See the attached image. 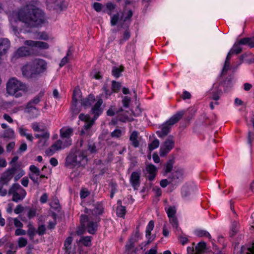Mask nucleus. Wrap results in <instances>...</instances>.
<instances>
[{
	"instance_id": "f257e3e1",
	"label": "nucleus",
	"mask_w": 254,
	"mask_h": 254,
	"mask_svg": "<svg viewBox=\"0 0 254 254\" xmlns=\"http://www.w3.org/2000/svg\"><path fill=\"white\" fill-rule=\"evenodd\" d=\"M39 4L38 1H31L17 11L16 15L18 19L27 27H38L45 22V14L38 7Z\"/></svg>"
},
{
	"instance_id": "f03ea898",
	"label": "nucleus",
	"mask_w": 254,
	"mask_h": 254,
	"mask_svg": "<svg viewBox=\"0 0 254 254\" xmlns=\"http://www.w3.org/2000/svg\"><path fill=\"white\" fill-rule=\"evenodd\" d=\"M27 87L25 84L17 80L15 77L10 78L6 83V91L8 94L15 97L22 96L20 91H26Z\"/></svg>"
},
{
	"instance_id": "7ed1b4c3",
	"label": "nucleus",
	"mask_w": 254,
	"mask_h": 254,
	"mask_svg": "<svg viewBox=\"0 0 254 254\" xmlns=\"http://www.w3.org/2000/svg\"><path fill=\"white\" fill-rule=\"evenodd\" d=\"M100 217H93L85 214L80 216V223L83 228H86L91 234H94L98 228V223L100 221Z\"/></svg>"
},
{
	"instance_id": "20e7f679",
	"label": "nucleus",
	"mask_w": 254,
	"mask_h": 254,
	"mask_svg": "<svg viewBox=\"0 0 254 254\" xmlns=\"http://www.w3.org/2000/svg\"><path fill=\"white\" fill-rule=\"evenodd\" d=\"M185 113L184 111H179L173 116L165 124H163L161 127V130L156 131L158 136L160 138H163L166 136L170 132L172 126L177 123L182 118Z\"/></svg>"
},
{
	"instance_id": "39448f33",
	"label": "nucleus",
	"mask_w": 254,
	"mask_h": 254,
	"mask_svg": "<svg viewBox=\"0 0 254 254\" xmlns=\"http://www.w3.org/2000/svg\"><path fill=\"white\" fill-rule=\"evenodd\" d=\"M47 64L44 60L37 59L34 60L30 65L31 75H37L47 70Z\"/></svg>"
},
{
	"instance_id": "423d86ee",
	"label": "nucleus",
	"mask_w": 254,
	"mask_h": 254,
	"mask_svg": "<svg viewBox=\"0 0 254 254\" xmlns=\"http://www.w3.org/2000/svg\"><path fill=\"white\" fill-rule=\"evenodd\" d=\"M104 212V208L102 203L99 202L89 203L88 207H86L84 209V212L88 216H93V217H99Z\"/></svg>"
},
{
	"instance_id": "0eeeda50",
	"label": "nucleus",
	"mask_w": 254,
	"mask_h": 254,
	"mask_svg": "<svg viewBox=\"0 0 254 254\" xmlns=\"http://www.w3.org/2000/svg\"><path fill=\"white\" fill-rule=\"evenodd\" d=\"M71 144V140H65L64 143L63 141L59 139L54 144H53L50 148L46 151V154L48 156L52 155L56 151L64 148Z\"/></svg>"
},
{
	"instance_id": "6e6552de",
	"label": "nucleus",
	"mask_w": 254,
	"mask_h": 254,
	"mask_svg": "<svg viewBox=\"0 0 254 254\" xmlns=\"http://www.w3.org/2000/svg\"><path fill=\"white\" fill-rule=\"evenodd\" d=\"M174 137L172 135L169 136L160 148V156H166L174 148Z\"/></svg>"
},
{
	"instance_id": "1a4fd4ad",
	"label": "nucleus",
	"mask_w": 254,
	"mask_h": 254,
	"mask_svg": "<svg viewBox=\"0 0 254 254\" xmlns=\"http://www.w3.org/2000/svg\"><path fill=\"white\" fill-rule=\"evenodd\" d=\"M81 95L80 89L76 87L73 90L71 106V111L73 115H76L80 112V109L77 107V104L78 100L81 97Z\"/></svg>"
},
{
	"instance_id": "9d476101",
	"label": "nucleus",
	"mask_w": 254,
	"mask_h": 254,
	"mask_svg": "<svg viewBox=\"0 0 254 254\" xmlns=\"http://www.w3.org/2000/svg\"><path fill=\"white\" fill-rule=\"evenodd\" d=\"M184 173L183 169H178L168 177V179L170 180V183L172 184L179 183L183 180Z\"/></svg>"
},
{
	"instance_id": "9b49d317",
	"label": "nucleus",
	"mask_w": 254,
	"mask_h": 254,
	"mask_svg": "<svg viewBox=\"0 0 254 254\" xmlns=\"http://www.w3.org/2000/svg\"><path fill=\"white\" fill-rule=\"evenodd\" d=\"M76 162V166H84L87 162L86 151H80L75 149Z\"/></svg>"
},
{
	"instance_id": "f8f14e48",
	"label": "nucleus",
	"mask_w": 254,
	"mask_h": 254,
	"mask_svg": "<svg viewBox=\"0 0 254 254\" xmlns=\"http://www.w3.org/2000/svg\"><path fill=\"white\" fill-rule=\"evenodd\" d=\"M73 239L71 236L68 237L64 243V254H76L75 247L71 246Z\"/></svg>"
},
{
	"instance_id": "ddd939ff",
	"label": "nucleus",
	"mask_w": 254,
	"mask_h": 254,
	"mask_svg": "<svg viewBox=\"0 0 254 254\" xmlns=\"http://www.w3.org/2000/svg\"><path fill=\"white\" fill-rule=\"evenodd\" d=\"M76 159L75 149H72L66 158L65 166L70 168L76 167Z\"/></svg>"
},
{
	"instance_id": "4468645a",
	"label": "nucleus",
	"mask_w": 254,
	"mask_h": 254,
	"mask_svg": "<svg viewBox=\"0 0 254 254\" xmlns=\"http://www.w3.org/2000/svg\"><path fill=\"white\" fill-rule=\"evenodd\" d=\"M24 44L28 46L37 47L41 49H47L49 47L47 43L41 41L27 40L25 41Z\"/></svg>"
},
{
	"instance_id": "2eb2a0df",
	"label": "nucleus",
	"mask_w": 254,
	"mask_h": 254,
	"mask_svg": "<svg viewBox=\"0 0 254 254\" xmlns=\"http://www.w3.org/2000/svg\"><path fill=\"white\" fill-rule=\"evenodd\" d=\"M10 47V42L7 38L0 39V60L7 52Z\"/></svg>"
},
{
	"instance_id": "dca6fc26",
	"label": "nucleus",
	"mask_w": 254,
	"mask_h": 254,
	"mask_svg": "<svg viewBox=\"0 0 254 254\" xmlns=\"http://www.w3.org/2000/svg\"><path fill=\"white\" fill-rule=\"evenodd\" d=\"M68 6V3L64 0H56L55 2L52 6L57 12H60L65 10Z\"/></svg>"
},
{
	"instance_id": "f3484780",
	"label": "nucleus",
	"mask_w": 254,
	"mask_h": 254,
	"mask_svg": "<svg viewBox=\"0 0 254 254\" xmlns=\"http://www.w3.org/2000/svg\"><path fill=\"white\" fill-rule=\"evenodd\" d=\"M140 173L138 172H133L130 176V182L134 189L137 190V187L140 184Z\"/></svg>"
},
{
	"instance_id": "a211bd4d",
	"label": "nucleus",
	"mask_w": 254,
	"mask_h": 254,
	"mask_svg": "<svg viewBox=\"0 0 254 254\" xmlns=\"http://www.w3.org/2000/svg\"><path fill=\"white\" fill-rule=\"evenodd\" d=\"M102 103V99H100L97 101V102L91 109V113L94 115V117L95 119L97 118L102 112V109L101 108V106Z\"/></svg>"
},
{
	"instance_id": "6ab92c4d",
	"label": "nucleus",
	"mask_w": 254,
	"mask_h": 254,
	"mask_svg": "<svg viewBox=\"0 0 254 254\" xmlns=\"http://www.w3.org/2000/svg\"><path fill=\"white\" fill-rule=\"evenodd\" d=\"M95 102V97L92 94H90L88 97L81 100V105L84 108L86 109L91 106Z\"/></svg>"
},
{
	"instance_id": "aec40b11",
	"label": "nucleus",
	"mask_w": 254,
	"mask_h": 254,
	"mask_svg": "<svg viewBox=\"0 0 254 254\" xmlns=\"http://www.w3.org/2000/svg\"><path fill=\"white\" fill-rule=\"evenodd\" d=\"M146 170L149 175L147 178L149 181H153L156 176L157 168L153 164H150L146 167Z\"/></svg>"
},
{
	"instance_id": "412c9836",
	"label": "nucleus",
	"mask_w": 254,
	"mask_h": 254,
	"mask_svg": "<svg viewBox=\"0 0 254 254\" xmlns=\"http://www.w3.org/2000/svg\"><path fill=\"white\" fill-rule=\"evenodd\" d=\"M31 52L26 47H22L19 48L14 54V57L18 58L21 57H25L30 55Z\"/></svg>"
},
{
	"instance_id": "4be33fe9",
	"label": "nucleus",
	"mask_w": 254,
	"mask_h": 254,
	"mask_svg": "<svg viewBox=\"0 0 254 254\" xmlns=\"http://www.w3.org/2000/svg\"><path fill=\"white\" fill-rule=\"evenodd\" d=\"M12 175L8 170L4 172L0 178V183L1 185H7L8 182L11 179Z\"/></svg>"
},
{
	"instance_id": "5701e85b",
	"label": "nucleus",
	"mask_w": 254,
	"mask_h": 254,
	"mask_svg": "<svg viewBox=\"0 0 254 254\" xmlns=\"http://www.w3.org/2000/svg\"><path fill=\"white\" fill-rule=\"evenodd\" d=\"M239 45H248L251 48L254 47V45L252 42L251 37H246L241 39L238 42L234 44V47H236Z\"/></svg>"
},
{
	"instance_id": "b1692460",
	"label": "nucleus",
	"mask_w": 254,
	"mask_h": 254,
	"mask_svg": "<svg viewBox=\"0 0 254 254\" xmlns=\"http://www.w3.org/2000/svg\"><path fill=\"white\" fill-rule=\"evenodd\" d=\"M175 158L174 157L172 159H170L167 161L166 164L165 165L164 170V175H167L168 173H170L173 169V165L175 162Z\"/></svg>"
},
{
	"instance_id": "393cba45",
	"label": "nucleus",
	"mask_w": 254,
	"mask_h": 254,
	"mask_svg": "<svg viewBox=\"0 0 254 254\" xmlns=\"http://www.w3.org/2000/svg\"><path fill=\"white\" fill-rule=\"evenodd\" d=\"M137 138L138 132L136 131H133L129 137V140L131 142V144L134 147H137L139 145V142L137 140Z\"/></svg>"
},
{
	"instance_id": "a878e982",
	"label": "nucleus",
	"mask_w": 254,
	"mask_h": 254,
	"mask_svg": "<svg viewBox=\"0 0 254 254\" xmlns=\"http://www.w3.org/2000/svg\"><path fill=\"white\" fill-rule=\"evenodd\" d=\"M124 70V66L120 65L119 67L113 66L112 68V75L116 78H119L121 75V73Z\"/></svg>"
},
{
	"instance_id": "bb28decb",
	"label": "nucleus",
	"mask_w": 254,
	"mask_h": 254,
	"mask_svg": "<svg viewBox=\"0 0 254 254\" xmlns=\"http://www.w3.org/2000/svg\"><path fill=\"white\" fill-rule=\"evenodd\" d=\"M72 132V129H71V128H67V129L62 128L60 130L61 137L63 139L66 138V139L65 140H69L68 138L70 137Z\"/></svg>"
},
{
	"instance_id": "cd10ccee",
	"label": "nucleus",
	"mask_w": 254,
	"mask_h": 254,
	"mask_svg": "<svg viewBox=\"0 0 254 254\" xmlns=\"http://www.w3.org/2000/svg\"><path fill=\"white\" fill-rule=\"evenodd\" d=\"M44 93L45 92L44 91H41L37 95L28 102L34 106L38 104L44 96Z\"/></svg>"
},
{
	"instance_id": "c85d7f7f",
	"label": "nucleus",
	"mask_w": 254,
	"mask_h": 254,
	"mask_svg": "<svg viewBox=\"0 0 254 254\" xmlns=\"http://www.w3.org/2000/svg\"><path fill=\"white\" fill-rule=\"evenodd\" d=\"M1 137L9 139L13 138H14V132L12 128H8L4 131L3 134Z\"/></svg>"
},
{
	"instance_id": "c756f323",
	"label": "nucleus",
	"mask_w": 254,
	"mask_h": 254,
	"mask_svg": "<svg viewBox=\"0 0 254 254\" xmlns=\"http://www.w3.org/2000/svg\"><path fill=\"white\" fill-rule=\"evenodd\" d=\"M195 235L199 237H202L203 236L206 237L209 239L211 238L210 234L206 231L203 230H196L195 231Z\"/></svg>"
},
{
	"instance_id": "7c9ffc66",
	"label": "nucleus",
	"mask_w": 254,
	"mask_h": 254,
	"mask_svg": "<svg viewBox=\"0 0 254 254\" xmlns=\"http://www.w3.org/2000/svg\"><path fill=\"white\" fill-rule=\"evenodd\" d=\"M94 121H87L85 123V124L83 126V128L81 129L80 131V134H83L85 133V131L84 130L87 131L90 127H92V126L93 125Z\"/></svg>"
},
{
	"instance_id": "2f4dec72",
	"label": "nucleus",
	"mask_w": 254,
	"mask_h": 254,
	"mask_svg": "<svg viewBox=\"0 0 254 254\" xmlns=\"http://www.w3.org/2000/svg\"><path fill=\"white\" fill-rule=\"evenodd\" d=\"M126 213V209L125 206H118L117 208V214L118 216L123 217Z\"/></svg>"
},
{
	"instance_id": "473e14b6",
	"label": "nucleus",
	"mask_w": 254,
	"mask_h": 254,
	"mask_svg": "<svg viewBox=\"0 0 254 254\" xmlns=\"http://www.w3.org/2000/svg\"><path fill=\"white\" fill-rule=\"evenodd\" d=\"M238 226V223L236 221H234L232 224L231 231L230 233V236L231 237H234L238 232L237 227Z\"/></svg>"
},
{
	"instance_id": "72a5a7b5",
	"label": "nucleus",
	"mask_w": 254,
	"mask_h": 254,
	"mask_svg": "<svg viewBox=\"0 0 254 254\" xmlns=\"http://www.w3.org/2000/svg\"><path fill=\"white\" fill-rule=\"evenodd\" d=\"M34 110H36L37 112L38 111V110L34 105L28 102L25 107V112L28 113H31L33 112Z\"/></svg>"
},
{
	"instance_id": "f704fd0d",
	"label": "nucleus",
	"mask_w": 254,
	"mask_h": 254,
	"mask_svg": "<svg viewBox=\"0 0 254 254\" xmlns=\"http://www.w3.org/2000/svg\"><path fill=\"white\" fill-rule=\"evenodd\" d=\"M120 19L121 20V17L120 18L119 13L117 12L111 17V25L113 26H115Z\"/></svg>"
},
{
	"instance_id": "c9c22d12",
	"label": "nucleus",
	"mask_w": 254,
	"mask_h": 254,
	"mask_svg": "<svg viewBox=\"0 0 254 254\" xmlns=\"http://www.w3.org/2000/svg\"><path fill=\"white\" fill-rule=\"evenodd\" d=\"M206 243L204 242H200L195 247V250L198 253H201L206 249Z\"/></svg>"
},
{
	"instance_id": "e433bc0d",
	"label": "nucleus",
	"mask_w": 254,
	"mask_h": 254,
	"mask_svg": "<svg viewBox=\"0 0 254 254\" xmlns=\"http://www.w3.org/2000/svg\"><path fill=\"white\" fill-rule=\"evenodd\" d=\"M160 142L158 139H154L150 144L148 145V148L150 151H152L155 148H157L159 146Z\"/></svg>"
},
{
	"instance_id": "4c0bfd02",
	"label": "nucleus",
	"mask_w": 254,
	"mask_h": 254,
	"mask_svg": "<svg viewBox=\"0 0 254 254\" xmlns=\"http://www.w3.org/2000/svg\"><path fill=\"white\" fill-rule=\"evenodd\" d=\"M91 237L88 236L81 238L79 241V242H82L86 247L90 246L91 245Z\"/></svg>"
},
{
	"instance_id": "58836bf2",
	"label": "nucleus",
	"mask_w": 254,
	"mask_h": 254,
	"mask_svg": "<svg viewBox=\"0 0 254 254\" xmlns=\"http://www.w3.org/2000/svg\"><path fill=\"white\" fill-rule=\"evenodd\" d=\"M109 185H110V186L111 187V194H110V197L111 198H112L114 197V195L115 193L117 191V184L116 183L113 182H111L110 183Z\"/></svg>"
},
{
	"instance_id": "ea45409f",
	"label": "nucleus",
	"mask_w": 254,
	"mask_h": 254,
	"mask_svg": "<svg viewBox=\"0 0 254 254\" xmlns=\"http://www.w3.org/2000/svg\"><path fill=\"white\" fill-rule=\"evenodd\" d=\"M121 87V84L120 83L115 80L112 81V88L113 92H118L120 90Z\"/></svg>"
},
{
	"instance_id": "a19ab883",
	"label": "nucleus",
	"mask_w": 254,
	"mask_h": 254,
	"mask_svg": "<svg viewBox=\"0 0 254 254\" xmlns=\"http://www.w3.org/2000/svg\"><path fill=\"white\" fill-rule=\"evenodd\" d=\"M136 242H137V240L133 239V238H130L129 240L128 243L127 244L126 246V251H130L134 247V243Z\"/></svg>"
},
{
	"instance_id": "79ce46f5",
	"label": "nucleus",
	"mask_w": 254,
	"mask_h": 254,
	"mask_svg": "<svg viewBox=\"0 0 254 254\" xmlns=\"http://www.w3.org/2000/svg\"><path fill=\"white\" fill-rule=\"evenodd\" d=\"M169 218L176 216V209L175 206L169 207L167 211Z\"/></svg>"
},
{
	"instance_id": "37998d69",
	"label": "nucleus",
	"mask_w": 254,
	"mask_h": 254,
	"mask_svg": "<svg viewBox=\"0 0 254 254\" xmlns=\"http://www.w3.org/2000/svg\"><path fill=\"white\" fill-rule=\"evenodd\" d=\"M190 188L188 186H184L182 189V194L183 197H187L190 194Z\"/></svg>"
},
{
	"instance_id": "c03bdc74",
	"label": "nucleus",
	"mask_w": 254,
	"mask_h": 254,
	"mask_svg": "<svg viewBox=\"0 0 254 254\" xmlns=\"http://www.w3.org/2000/svg\"><path fill=\"white\" fill-rule=\"evenodd\" d=\"M132 14H133L132 11L131 10H129L127 11V15L124 18L123 17L124 13L122 12V15L121 16V20H123V21L125 22L127 21L128 20L130 19L131 18V17L132 16Z\"/></svg>"
},
{
	"instance_id": "a18cd8bd",
	"label": "nucleus",
	"mask_w": 254,
	"mask_h": 254,
	"mask_svg": "<svg viewBox=\"0 0 254 254\" xmlns=\"http://www.w3.org/2000/svg\"><path fill=\"white\" fill-rule=\"evenodd\" d=\"M170 223L172 224V226L176 229L179 227L178 221L176 216L169 218Z\"/></svg>"
},
{
	"instance_id": "49530a36",
	"label": "nucleus",
	"mask_w": 254,
	"mask_h": 254,
	"mask_svg": "<svg viewBox=\"0 0 254 254\" xmlns=\"http://www.w3.org/2000/svg\"><path fill=\"white\" fill-rule=\"evenodd\" d=\"M20 188V185L17 183L14 184L10 188L8 192L9 194H11L12 193L17 192L16 191Z\"/></svg>"
},
{
	"instance_id": "de8ad7c7",
	"label": "nucleus",
	"mask_w": 254,
	"mask_h": 254,
	"mask_svg": "<svg viewBox=\"0 0 254 254\" xmlns=\"http://www.w3.org/2000/svg\"><path fill=\"white\" fill-rule=\"evenodd\" d=\"M27 234L29 236L30 239H33L34 236L36 234L35 229L32 226H29V228L27 231Z\"/></svg>"
},
{
	"instance_id": "09e8293b",
	"label": "nucleus",
	"mask_w": 254,
	"mask_h": 254,
	"mask_svg": "<svg viewBox=\"0 0 254 254\" xmlns=\"http://www.w3.org/2000/svg\"><path fill=\"white\" fill-rule=\"evenodd\" d=\"M122 135V132L121 129H116L111 133V136L112 137L119 138Z\"/></svg>"
},
{
	"instance_id": "8fccbe9b",
	"label": "nucleus",
	"mask_w": 254,
	"mask_h": 254,
	"mask_svg": "<svg viewBox=\"0 0 254 254\" xmlns=\"http://www.w3.org/2000/svg\"><path fill=\"white\" fill-rule=\"evenodd\" d=\"M11 194H12V200L16 202L22 200L24 198V196H21L18 192L12 193Z\"/></svg>"
},
{
	"instance_id": "3c124183",
	"label": "nucleus",
	"mask_w": 254,
	"mask_h": 254,
	"mask_svg": "<svg viewBox=\"0 0 254 254\" xmlns=\"http://www.w3.org/2000/svg\"><path fill=\"white\" fill-rule=\"evenodd\" d=\"M30 170L32 172V174L35 175L37 177L40 176V171L38 168L34 165H31L30 167Z\"/></svg>"
},
{
	"instance_id": "603ef678",
	"label": "nucleus",
	"mask_w": 254,
	"mask_h": 254,
	"mask_svg": "<svg viewBox=\"0 0 254 254\" xmlns=\"http://www.w3.org/2000/svg\"><path fill=\"white\" fill-rule=\"evenodd\" d=\"M154 223L153 220L149 221L146 229V233L148 235L149 233H151V231L153 229Z\"/></svg>"
},
{
	"instance_id": "864d4df0",
	"label": "nucleus",
	"mask_w": 254,
	"mask_h": 254,
	"mask_svg": "<svg viewBox=\"0 0 254 254\" xmlns=\"http://www.w3.org/2000/svg\"><path fill=\"white\" fill-rule=\"evenodd\" d=\"M30 66H25V67H23V68H22V74L24 76H27V77H28V76L33 77V76H34V75H31V71L29 72L28 71V70H27L28 68L30 69Z\"/></svg>"
},
{
	"instance_id": "5fc2aeb1",
	"label": "nucleus",
	"mask_w": 254,
	"mask_h": 254,
	"mask_svg": "<svg viewBox=\"0 0 254 254\" xmlns=\"http://www.w3.org/2000/svg\"><path fill=\"white\" fill-rule=\"evenodd\" d=\"M18 244L19 248L24 247L27 244V240L25 238L21 237L18 240Z\"/></svg>"
},
{
	"instance_id": "6e6d98bb",
	"label": "nucleus",
	"mask_w": 254,
	"mask_h": 254,
	"mask_svg": "<svg viewBox=\"0 0 254 254\" xmlns=\"http://www.w3.org/2000/svg\"><path fill=\"white\" fill-rule=\"evenodd\" d=\"M242 51V48L241 47L237 46L236 47H234L233 48L231 49L230 51H229L232 54H238L240 53Z\"/></svg>"
},
{
	"instance_id": "4d7b16f0",
	"label": "nucleus",
	"mask_w": 254,
	"mask_h": 254,
	"mask_svg": "<svg viewBox=\"0 0 254 254\" xmlns=\"http://www.w3.org/2000/svg\"><path fill=\"white\" fill-rule=\"evenodd\" d=\"M93 7L97 12H100L103 8V4L99 2H94L93 4Z\"/></svg>"
},
{
	"instance_id": "13d9d810",
	"label": "nucleus",
	"mask_w": 254,
	"mask_h": 254,
	"mask_svg": "<svg viewBox=\"0 0 254 254\" xmlns=\"http://www.w3.org/2000/svg\"><path fill=\"white\" fill-rule=\"evenodd\" d=\"M254 139V133L251 131L248 132V143L252 146V143Z\"/></svg>"
},
{
	"instance_id": "bf43d9fd",
	"label": "nucleus",
	"mask_w": 254,
	"mask_h": 254,
	"mask_svg": "<svg viewBox=\"0 0 254 254\" xmlns=\"http://www.w3.org/2000/svg\"><path fill=\"white\" fill-rule=\"evenodd\" d=\"M46 231L45 226L44 225H41L39 226L38 228L37 233L38 234L41 236L45 234Z\"/></svg>"
},
{
	"instance_id": "052dcab7",
	"label": "nucleus",
	"mask_w": 254,
	"mask_h": 254,
	"mask_svg": "<svg viewBox=\"0 0 254 254\" xmlns=\"http://www.w3.org/2000/svg\"><path fill=\"white\" fill-rule=\"evenodd\" d=\"M119 120L121 121V122H126L127 121H128L129 122H131L132 121H133V119H130L129 118V117H128V116L126 114H125V113L123 115V117H121L119 118Z\"/></svg>"
},
{
	"instance_id": "680f3d73",
	"label": "nucleus",
	"mask_w": 254,
	"mask_h": 254,
	"mask_svg": "<svg viewBox=\"0 0 254 254\" xmlns=\"http://www.w3.org/2000/svg\"><path fill=\"white\" fill-rule=\"evenodd\" d=\"M39 39L44 40H48L49 39V36L48 34L46 32H40L38 33Z\"/></svg>"
},
{
	"instance_id": "e2e57ef3",
	"label": "nucleus",
	"mask_w": 254,
	"mask_h": 254,
	"mask_svg": "<svg viewBox=\"0 0 254 254\" xmlns=\"http://www.w3.org/2000/svg\"><path fill=\"white\" fill-rule=\"evenodd\" d=\"M130 101V98L128 96H125L122 102L125 107H128L129 103Z\"/></svg>"
},
{
	"instance_id": "0e129e2a",
	"label": "nucleus",
	"mask_w": 254,
	"mask_h": 254,
	"mask_svg": "<svg viewBox=\"0 0 254 254\" xmlns=\"http://www.w3.org/2000/svg\"><path fill=\"white\" fill-rule=\"evenodd\" d=\"M170 183V180L163 179L160 182V185L162 188L166 187Z\"/></svg>"
},
{
	"instance_id": "69168bd1",
	"label": "nucleus",
	"mask_w": 254,
	"mask_h": 254,
	"mask_svg": "<svg viewBox=\"0 0 254 254\" xmlns=\"http://www.w3.org/2000/svg\"><path fill=\"white\" fill-rule=\"evenodd\" d=\"M29 177V178L33 181L34 184H36L37 186L39 185V182H38V177H35L33 174H30Z\"/></svg>"
},
{
	"instance_id": "338daca9",
	"label": "nucleus",
	"mask_w": 254,
	"mask_h": 254,
	"mask_svg": "<svg viewBox=\"0 0 254 254\" xmlns=\"http://www.w3.org/2000/svg\"><path fill=\"white\" fill-rule=\"evenodd\" d=\"M88 149L91 153H94L96 151V146L93 143H89L88 144Z\"/></svg>"
},
{
	"instance_id": "774afa93",
	"label": "nucleus",
	"mask_w": 254,
	"mask_h": 254,
	"mask_svg": "<svg viewBox=\"0 0 254 254\" xmlns=\"http://www.w3.org/2000/svg\"><path fill=\"white\" fill-rule=\"evenodd\" d=\"M24 210L23 207L21 205H18L14 210V212L16 214L21 213Z\"/></svg>"
}]
</instances>
